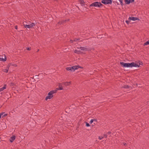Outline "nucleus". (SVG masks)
Masks as SVG:
<instances>
[{"label": "nucleus", "mask_w": 149, "mask_h": 149, "mask_svg": "<svg viewBox=\"0 0 149 149\" xmlns=\"http://www.w3.org/2000/svg\"><path fill=\"white\" fill-rule=\"evenodd\" d=\"M93 121H95L96 122H97V119H93Z\"/></svg>", "instance_id": "37"}, {"label": "nucleus", "mask_w": 149, "mask_h": 149, "mask_svg": "<svg viewBox=\"0 0 149 149\" xmlns=\"http://www.w3.org/2000/svg\"><path fill=\"white\" fill-rule=\"evenodd\" d=\"M135 64L136 65V66H134V67H139L140 65H142L143 63L141 61H139L137 63H135Z\"/></svg>", "instance_id": "8"}, {"label": "nucleus", "mask_w": 149, "mask_h": 149, "mask_svg": "<svg viewBox=\"0 0 149 149\" xmlns=\"http://www.w3.org/2000/svg\"><path fill=\"white\" fill-rule=\"evenodd\" d=\"M38 51H39V49H38V51H37V52H38Z\"/></svg>", "instance_id": "44"}, {"label": "nucleus", "mask_w": 149, "mask_h": 149, "mask_svg": "<svg viewBox=\"0 0 149 149\" xmlns=\"http://www.w3.org/2000/svg\"><path fill=\"white\" fill-rule=\"evenodd\" d=\"M38 75H36L34 77L35 78H37L38 79H39V78L38 77Z\"/></svg>", "instance_id": "34"}, {"label": "nucleus", "mask_w": 149, "mask_h": 149, "mask_svg": "<svg viewBox=\"0 0 149 149\" xmlns=\"http://www.w3.org/2000/svg\"><path fill=\"white\" fill-rule=\"evenodd\" d=\"M134 1V0H129L130 3L133 2Z\"/></svg>", "instance_id": "33"}, {"label": "nucleus", "mask_w": 149, "mask_h": 149, "mask_svg": "<svg viewBox=\"0 0 149 149\" xmlns=\"http://www.w3.org/2000/svg\"><path fill=\"white\" fill-rule=\"evenodd\" d=\"M63 84L65 86H69V85H70L71 84V82L69 81V82H63Z\"/></svg>", "instance_id": "10"}, {"label": "nucleus", "mask_w": 149, "mask_h": 149, "mask_svg": "<svg viewBox=\"0 0 149 149\" xmlns=\"http://www.w3.org/2000/svg\"><path fill=\"white\" fill-rule=\"evenodd\" d=\"M123 88H130V86L128 85H125L123 87Z\"/></svg>", "instance_id": "16"}, {"label": "nucleus", "mask_w": 149, "mask_h": 149, "mask_svg": "<svg viewBox=\"0 0 149 149\" xmlns=\"http://www.w3.org/2000/svg\"><path fill=\"white\" fill-rule=\"evenodd\" d=\"M86 126H87V127H89L90 126V125L87 122H86Z\"/></svg>", "instance_id": "28"}, {"label": "nucleus", "mask_w": 149, "mask_h": 149, "mask_svg": "<svg viewBox=\"0 0 149 149\" xmlns=\"http://www.w3.org/2000/svg\"><path fill=\"white\" fill-rule=\"evenodd\" d=\"M16 137L15 136H13L10 137V142L12 143L15 139Z\"/></svg>", "instance_id": "9"}, {"label": "nucleus", "mask_w": 149, "mask_h": 149, "mask_svg": "<svg viewBox=\"0 0 149 149\" xmlns=\"http://www.w3.org/2000/svg\"><path fill=\"white\" fill-rule=\"evenodd\" d=\"M54 1H58V0H54Z\"/></svg>", "instance_id": "42"}, {"label": "nucleus", "mask_w": 149, "mask_h": 149, "mask_svg": "<svg viewBox=\"0 0 149 149\" xmlns=\"http://www.w3.org/2000/svg\"><path fill=\"white\" fill-rule=\"evenodd\" d=\"M120 64L123 67L132 68L134 67V66H136V65L135 64V63L134 62H132L131 63L120 62Z\"/></svg>", "instance_id": "1"}, {"label": "nucleus", "mask_w": 149, "mask_h": 149, "mask_svg": "<svg viewBox=\"0 0 149 149\" xmlns=\"http://www.w3.org/2000/svg\"><path fill=\"white\" fill-rule=\"evenodd\" d=\"M82 50H85L86 51H91V48L90 47H87L86 46L84 47H81L79 48Z\"/></svg>", "instance_id": "6"}, {"label": "nucleus", "mask_w": 149, "mask_h": 149, "mask_svg": "<svg viewBox=\"0 0 149 149\" xmlns=\"http://www.w3.org/2000/svg\"><path fill=\"white\" fill-rule=\"evenodd\" d=\"M120 2V4L122 6H123V0H119Z\"/></svg>", "instance_id": "25"}, {"label": "nucleus", "mask_w": 149, "mask_h": 149, "mask_svg": "<svg viewBox=\"0 0 149 149\" xmlns=\"http://www.w3.org/2000/svg\"><path fill=\"white\" fill-rule=\"evenodd\" d=\"M130 20H132L133 21H136V20H139V19L137 17H130L128 19Z\"/></svg>", "instance_id": "7"}, {"label": "nucleus", "mask_w": 149, "mask_h": 149, "mask_svg": "<svg viewBox=\"0 0 149 149\" xmlns=\"http://www.w3.org/2000/svg\"><path fill=\"white\" fill-rule=\"evenodd\" d=\"M6 85L4 84L3 87L0 88V92L1 91L3 90L4 89H6Z\"/></svg>", "instance_id": "12"}, {"label": "nucleus", "mask_w": 149, "mask_h": 149, "mask_svg": "<svg viewBox=\"0 0 149 149\" xmlns=\"http://www.w3.org/2000/svg\"><path fill=\"white\" fill-rule=\"evenodd\" d=\"M123 144L125 146H126L127 145V144L125 143H123Z\"/></svg>", "instance_id": "40"}, {"label": "nucleus", "mask_w": 149, "mask_h": 149, "mask_svg": "<svg viewBox=\"0 0 149 149\" xmlns=\"http://www.w3.org/2000/svg\"><path fill=\"white\" fill-rule=\"evenodd\" d=\"M7 114H6V113H5L4 114H3V115H2V118H3V117H4L6 116H7Z\"/></svg>", "instance_id": "27"}, {"label": "nucleus", "mask_w": 149, "mask_h": 149, "mask_svg": "<svg viewBox=\"0 0 149 149\" xmlns=\"http://www.w3.org/2000/svg\"><path fill=\"white\" fill-rule=\"evenodd\" d=\"M70 41H71V42H72V40H70Z\"/></svg>", "instance_id": "43"}, {"label": "nucleus", "mask_w": 149, "mask_h": 149, "mask_svg": "<svg viewBox=\"0 0 149 149\" xmlns=\"http://www.w3.org/2000/svg\"><path fill=\"white\" fill-rule=\"evenodd\" d=\"M75 68H76V67L74 65L71 67H66L65 69L66 70L70 71H74L76 70Z\"/></svg>", "instance_id": "5"}, {"label": "nucleus", "mask_w": 149, "mask_h": 149, "mask_svg": "<svg viewBox=\"0 0 149 149\" xmlns=\"http://www.w3.org/2000/svg\"><path fill=\"white\" fill-rule=\"evenodd\" d=\"M26 49L28 50H31V48L30 47H26Z\"/></svg>", "instance_id": "31"}, {"label": "nucleus", "mask_w": 149, "mask_h": 149, "mask_svg": "<svg viewBox=\"0 0 149 149\" xmlns=\"http://www.w3.org/2000/svg\"><path fill=\"white\" fill-rule=\"evenodd\" d=\"M52 92L51 91H50L48 94V95L45 98V100L47 101V100L48 99H52L53 97V93H52Z\"/></svg>", "instance_id": "3"}, {"label": "nucleus", "mask_w": 149, "mask_h": 149, "mask_svg": "<svg viewBox=\"0 0 149 149\" xmlns=\"http://www.w3.org/2000/svg\"><path fill=\"white\" fill-rule=\"evenodd\" d=\"M93 119H92L90 120V124H92L93 123Z\"/></svg>", "instance_id": "36"}, {"label": "nucleus", "mask_w": 149, "mask_h": 149, "mask_svg": "<svg viewBox=\"0 0 149 149\" xmlns=\"http://www.w3.org/2000/svg\"><path fill=\"white\" fill-rule=\"evenodd\" d=\"M23 25L26 28H30L31 26H30V25H27V24H24V22L23 23Z\"/></svg>", "instance_id": "13"}, {"label": "nucleus", "mask_w": 149, "mask_h": 149, "mask_svg": "<svg viewBox=\"0 0 149 149\" xmlns=\"http://www.w3.org/2000/svg\"><path fill=\"white\" fill-rule=\"evenodd\" d=\"M13 65V66H14L15 67H16V66H17V65H15H15Z\"/></svg>", "instance_id": "41"}, {"label": "nucleus", "mask_w": 149, "mask_h": 149, "mask_svg": "<svg viewBox=\"0 0 149 149\" xmlns=\"http://www.w3.org/2000/svg\"><path fill=\"white\" fill-rule=\"evenodd\" d=\"M57 89L58 90H62L63 89V87L62 86H59V88H57Z\"/></svg>", "instance_id": "20"}, {"label": "nucleus", "mask_w": 149, "mask_h": 149, "mask_svg": "<svg viewBox=\"0 0 149 149\" xmlns=\"http://www.w3.org/2000/svg\"><path fill=\"white\" fill-rule=\"evenodd\" d=\"M101 3L104 4H111L112 3V0H102Z\"/></svg>", "instance_id": "4"}, {"label": "nucleus", "mask_w": 149, "mask_h": 149, "mask_svg": "<svg viewBox=\"0 0 149 149\" xmlns=\"http://www.w3.org/2000/svg\"><path fill=\"white\" fill-rule=\"evenodd\" d=\"M148 45H149V40L144 44L143 45L145 46Z\"/></svg>", "instance_id": "18"}, {"label": "nucleus", "mask_w": 149, "mask_h": 149, "mask_svg": "<svg viewBox=\"0 0 149 149\" xmlns=\"http://www.w3.org/2000/svg\"><path fill=\"white\" fill-rule=\"evenodd\" d=\"M31 28L33 26H35L36 25V24L35 23H32L30 25Z\"/></svg>", "instance_id": "17"}, {"label": "nucleus", "mask_w": 149, "mask_h": 149, "mask_svg": "<svg viewBox=\"0 0 149 149\" xmlns=\"http://www.w3.org/2000/svg\"><path fill=\"white\" fill-rule=\"evenodd\" d=\"M75 66L76 67V68H75L76 70H77L79 68H82V69H83V67H81V66H80L79 65H75Z\"/></svg>", "instance_id": "14"}, {"label": "nucleus", "mask_w": 149, "mask_h": 149, "mask_svg": "<svg viewBox=\"0 0 149 149\" xmlns=\"http://www.w3.org/2000/svg\"><path fill=\"white\" fill-rule=\"evenodd\" d=\"M64 22V21H59V22H58V24H62Z\"/></svg>", "instance_id": "23"}, {"label": "nucleus", "mask_w": 149, "mask_h": 149, "mask_svg": "<svg viewBox=\"0 0 149 149\" xmlns=\"http://www.w3.org/2000/svg\"><path fill=\"white\" fill-rule=\"evenodd\" d=\"M51 91L52 92V93H53V94H54V93H56L57 91V90H53V91Z\"/></svg>", "instance_id": "26"}, {"label": "nucleus", "mask_w": 149, "mask_h": 149, "mask_svg": "<svg viewBox=\"0 0 149 149\" xmlns=\"http://www.w3.org/2000/svg\"><path fill=\"white\" fill-rule=\"evenodd\" d=\"M130 21H130H128V20H126L125 21V22L127 23V24H129Z\"/></svg>", "instance_id": "30"}, {"label": "nucleus", "mask_w": 149, "mask_h": 149, "mask_svg": "<svg viewBox=\"0 0 149 149\" xmlns=\"http://www.w3.org/2000/svg\"><path fill=\"white\" fill-rule=\"evenodd\" d=\"M125 2L127 4H129L130 3L129 0H124Z\"/></svg>", "instance_id": "22"}, {"label": "nucleus", "mask_w": 149, "mask_h": 149, "mask_svg": "<svg viewBox=\"0 0 149 149\" xmlns=\"http://www.w3.org/2000/svg\"><path fill=\"white\" fill-rule=\"evenodd\" d=\"M80 1V3L81 4L84 5V1L83 0H79Z\"/></svg>", "instance_id": "21"}, {"label": "nucleus", "mask_w": 149, "mask_h": 149, "mask_svg": "<svg viewBox=\"0 0 149 149\" xmlns=\"http://www.w3.org/2000/svg\"><path fill=\"white\" fill-rule=\"evenodd\" d=\"M74 52L75 53H77V54H79L80 52L81 51H80L77 50H75L74 51Z\"/></svg>", "instance_id": "19"}, {"label": "nucleus", "mask_w": 149, "mask_h": 149, "mask_svg": "<svg viewBox=\"0 0 149 149\" xmlns=\"http://www.w3.org/2000/svg\"><path fill=\"white\" fill-rule=\"evenodd\" d=\"M11 65V63H9L8 64V65L7 66L6 68L8 69H9V68L10 67Z\"/></svg>", "instance_id": "24"}, {"label": "nucleus", "mask_w": 149, "mask_h": 149, "mask_svg": "<svg viewBox=\"0 0 149 149\" xmlns=\"http://www.w3.org/2000/svg\"><path fill=\"white\" fill-rule=\"evenodd\" d=\"M8 70H9V69H8L6 68V69L3 70L2 71L3 72L7 73L8 72Z\"/></svg>", "instance_id": "15"}, {"label": "nucleus", "mask_w": 149, "mask_h": 149, "mask_svg": "<svg viewBox=\"0 0 149 149\" xmlns=\"http://www.w3.org/2000/svg\"><path fill=\"white\" fill-rule=\"evenodd\" d=\"M7 60V58L6 55H5V58H0V61H2L4 62L6 61Z\"/></svg>", "instance_id": "11"}, {"label": "nucleus", "mask_w": 149, "mask_h": 149, "mask_svg": "<svg viewBox=\"0 0 149 149\" xmlns=\"http://www.w3.org/2000/svg\"><path fill=\"white\" fill-rule=\"evenodd\" d=\"M5 113V112H2L0 113V118H1V116Z\"/></svg>", "instance_id": "29"}, {"label": "nucleus", "mask_w": 149, "mask_h": 149, "mask_svg": "<svg viewBox=\"0 0 149 149\" xmlns=\"http://www.w3.org/2000/svg\"><path fill=\"white\" fill-rule=\"evenodd\" d=\"M102 137H105V138H107V135L106 134H104V135Z\"/></svg>", "instance_id": "35"}, {"label": "nucleus", "mask_w": 149, "mask_h": 149, "mask_svg": "<svg viewBox=\"0 0 149 149\" xmlns=\"http://www.w3.org/2000/svg\"><path fill=\"white\" fill-rule=\"evenodd\" d=\"M103 6V5L101 4L100 2L98 1H96L90 4V7L94 6L100 7Z\"/></svg>", "instance_id": "2"}, {"label": "nucleus", "mask_w": 149, "mask_h": 149, "mask_svg": "<svg viewBox=\"0 0 149 149\" xmlns=\"http://www.w3.org/2000/svg\"><path fill=\"white\" fill-rule=\"evenodd\" d=\"M15 29H17V25L15 26Z\"/></svg>", "instance_id": "39"}, {"label": "nucleus", "mask_w": 149, "mask_h": 149, "mask_svg": "<svg viewBox=\"0 0 149 149\" xmlns=\"http://www.w3.org/2000/svg\"><path fill=\"white\" fill-rule=\"evenodd\" d=\"M111 132H108L107 133V134H109V135L110 134H111Z\"/></svg>", "instance_id": "38"}, {"label": "nucleus", "mask_w": 149, "mask_h": 149, "mask_svg": "<svg viewBox=\"0 0 149 149\" xmlns=\"http://www.w3.org/2000/svg\"><path fill=\"white\" fill-rule=\"evenodd\" d=\"M103 138H104V137H102V136L101 137L100 136H99V137L98 139L100 140H101Z\"/></svg>", "instance_id": "32"}]
</instances>
